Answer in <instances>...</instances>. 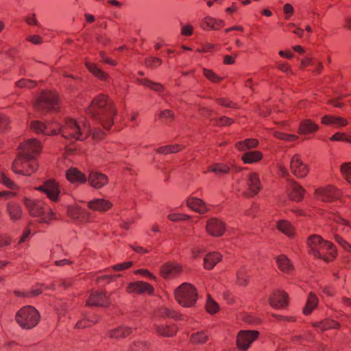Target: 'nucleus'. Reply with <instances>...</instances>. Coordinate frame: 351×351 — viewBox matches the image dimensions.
Listing matches in <instances>:
<instances>
[{
    "label": "nucleus",
    "instance_id": "1a4fd4ad",
    "mask_svg": "<svg viewBox=\"0 0 351 351\" xmlns=\"http://www.w3.org/2000/svg\"><path fill=\"white\" fill-rule=\"evenodd\" d=\"M36 189L46 194L47 197L52 202H56L59 199L60 184L54 179L45 181L42 186L36 187Z\"/></svg>",
    "mask_w": 351,
    "mask_h": 351
},
{
    "label": "nucleus",
    "instance_id": "49530a36",
    "mask_svg": "<svg viewBox=\"0 0 351 351\" xmlns=\"http://www.w3.org/2000/svg\"><path fill=\"white\" fill-rule=\"evenodd\" d=\"M249 278L245 267L239 269L237 273V283L239 286L245 287L248 285Z\"/></svg>",
    "mask_w": 351,
    "mask_h": 351
},
{
    "label": "nucleus",
    "instance_id": "338daca9",
    "mask_svg": "<svg viewBox=\"0 0 351 351\" xmlns=\"http://www.w3.org/2000/svg\"><path fill=\"white\" fill-rule=\"evenodd\" d=\"M99 56L103 62L111 66H116L117 64L115 60L107 57L104 51H100Z\"/></svg>",
    "mask_w": 351,
    "mask_h": 351
},
{
    "label": "nucleus",
    "instance_id": "9b49d317",
    "mask_svg": "<svg viewBox=\"0 0 351 351\" xmlns=\"http://www.w3.org/2000/svg\"><path fill=\"white\" fill-rule=\"evenodd\" d=\"M316 197L323 202H332L340 197V192L332 185L317 189L315 191Z\"/></svg>",
    "mask_w": 351,
    "mask_h": 351
},
{
    "label": "nucleus",
    "instance_id": "c03bdc74",
    "mask_svg": "<svg viewBox=\"0 0 351 351\" xmlns=\"http://www.w3.org/2000/svg\"><path fill=\"white\" fill-rule=\"evenodd\" d=\"M324 256H319V258L324 260L326 263H329L332 261L337 256V250L333 243H332V246H328V247H324L323 250Z\"/></svg>",
    "mask_w": 351,
    "mask_h": 351
},
{
    "label": "nucleus",
    "instance_id": "412c9836",
    "mask_svg": "<svg viewBox=\"0 0 351 351\" xmlns=\"http://www.w3.org/2000/svg\"><path fill=\"white\" fill-rule=\"evenodd\" d=\"M23 203L29 214L33 217H40L44 213L43 203L25 197Z\"/></svg>",
    "mask_w": 351,
    "mask_h": 351
},
{
    "label": "nucleus",
    "instance_id": "864d4df0",
    "mask_svg": "<svg viewBox=\"0 0 351 351\" xmlns=\"http://www.w3.org/2000/svg\"><path fill=\"white\" fill-rule=\"evenodd\" d=\"M340 170L345 180L351 184V162L343 163Z\"/></svg>",
    "mask_w": 351,
    "mask_h": 351
},
{
    "label": "nucleus",
    "instance_id": "ddd939ff",
    "mask_svg": "<svg viewBox=\"0 0 351 351\" xmlns=\"http://www.w3.org/2000/svg\"><path fill=\"white\" fill-rule=\"evenodd\" d=\"M126 291L129 293L143 294L147 293L152 295L154 291V287L148 282L143 281H135L128 284Z\"/></svg>",
    "mask_w": 351,
    "mask_h": 351
},
{
    "label": "nucleus",
    "instance_id": "4468645a",
    "mask_svg": "<svg viewBox=\"0 0 351 351\" xmlns=\"http://www.w3.org/2000/svg\"><path fill=\"white\" fill-rule=\"evenodd\" d=\"M269 304L273 308H283L288 305L289 295L284 291L276 290L269 298Z\"/></svg>",
    "mask_w": 351,
    "mask_h": 351
},
{
    "label": "nucleus",
    "instance_id": "603ef678",
    "mask_svg": "<svg viewBox=\"0 0 351 351\" xmlns=\"http://www.w3.org/2000/svg\"><path fill=\"white\" fill-rule=\"evenodd\" d=\"M274 136L278 139L292 142L298 139V136L295 134H287L282 132H275Z\"/></svg>",
    "mask_w": 351,
    "mask_h": 351
},
{
    "label": "nucleus",
    "instance_id": "4be33fe9",
    "mask_svg": "<svg viewBox=\"0 0 351 351\" xmlns=\"http://www.w3.org/2000/svg\"><path fill=\"white\" fill-rule=\"evenodd\" d=\"M319 130V125L309 119H303L300 121L298 132L301 135H308L315 133Z\"/></svg>",
    "mask_w": 351,
    "mask_h": 351
},
{
    "label": "nucleus",
    "instance_id": "e2e57ef3",
    "mask_svg": "<svg viewBox=\"0 0 351 351\" xmlns=\"http://www.w3.org/2000/svg\"><path fill=\"white\" fill-rule=\"evenodd\" d=\"M328 246H332V243L322 239L321 243L317 246V251H319V252H317V253H313V254L317 258H319V256H324L325 255L324 254L323 250L324 247H328Z\"/></svg>",
    "mask_w": 351,
    "mask_h": 351
},
{
    "label": "nucleus",
    "instance_id": "f704fd0d",
    "mask_svg": "<svg viewBox=\"0 0 351 351\" xmlns=\"http://www.w3.org/2000/svg\"><path fill=\"white\" fill-rule=\"evenodd\" d=\"M7 212L12 221L21 219L22 216L21 207L16 202H9L7 205Z\"/></svg>",
    "mask_w": 351,
    "mask_h": 351
},
{
    "label": "nucleus",
    "instance_id": "ea45409f",
    "mask_svg": "<svg viewBox=\"0 0 351 351\" xmlns=\"http://www.w3.org/2000/svg\"><path fill=\"white\" fill-rule=\"evenodd\" d=\"M136 81L139 84L145 86L155 92L161 93L164 90L163 85L158 82H152L149 79L138 78Z\"/></svg>",
    "mask_w": 351,
    "mask_h": 351
},
{
    "label": "nucleus",
    "instance_id": "09e8293b",
    "mask_svg": "<svg viewBox=\"0 0 351 351\" xmlns=\"http://www.w3.org/2000/svg\"><path fill=\"white\" fill-rule=\"evenodd\" d=\"M214 125L218 127H224L231 125L234 122V119L226 116H221L212 119Z\"/></svg>",
    "mask_w": 351,
    "mask_h": 351
},
{
    "label": "nucleus",
    "instance_id": "7ed1b4c3",
    "mask_svg": "<svg viewBox=\"0 0 351 351\" xmlns=\"http://www.w3.org/2000/svg\"><path fill=\"white\" fill-rule=\"evenodd\" d=\"M40 315L38 310L30 305L21 307L15 315V321L24 330H31L39 323Z\"/></svg>",
    "mask_w": 351,
    "mask_h": 351
},
{
    "label": "nucleus",
    "instance_id": "6e6d98bb",
    "mask_svg": "<svg viewBox=\"0 0 351 351\" xmlns=\"http://www.w3.org/2000/svg\"><path fill=\"white\" fill-rule=\"evenodd\" d=\"M16 85L19 88H33L37 86L36 81L29 79H21L16 82Z\"/></svg>",
    "mask_w": 351,
    "mask_h": 351
},
{
    "label": "nucleus",
    "instance_id": "69168bd1",
    "mask_svg": "<svg viewBox=\"0 0 351 351\" xmlns=\"http://www.w3.org/2000/svg\"><path fill=\"white\" fill-rule=\"evenodd\" d=\"M134 265L133 261H126L124 263H119L112 266V269L114 271H123L131 267Z\"/></svg>",
    "mask_w": 351,
    "mask_h": 351
},
{
    "label": "nucleus",
    "instance_id": "b1692460",
    "mask_svg": "<svg viewBox=\"0 0 351 351\" xmlns=\"http://www.w3.org/2000/svg\"><path fill=\"white\" fill-rule=\"evenodd\" d=\"M247 185L249 187L250 196L253 197L259 193L262 189V186L258 173L255 172L249 173Z\"/></svg>",
    "mask_w": 351,
    "mask_h": 351
},
{
    "label": "nucleus",
    "instance_id": "a211bd4d",
    "mask_svg": "<svg viewBox=\"0 0 351 351\" xmlns=\"http://www.w3.org/2000/svg\"><path fill=\"white\" fill-rule=\"evenodd\" d=\"M289 197L291 200L300 202L304 198L306 190L295 180H291L289 184Z\"/></svg>",
    "mask_w": 351,
    "mask_h": 351
},
{
    "label": "nucleus",
    "instance_id": "de8ad7c7",
    "mask_svg": "<svg viewBox=\"0 0 351 351\" xmlns=\"http://www.w3.org/2000/svg\"><path fill=\"white\" fill-rule=\"evenodd\" d=\"M204 76L213 83L217 84L223 81V77L218 76L213 70L203 68Z\"/></svg>",
    "mask_w": 351,
    "mask_h": 351
},
{
    "label": "nucleus",
    "instance_id": "72a5a7b5",
    "mask_svg": "<svg viewBox=\"0 0 351 351\" xmlns=\"http://www.w3.org/2000/svg\"><path fill=\"white\" fill-rule=\"evenodd\" d=\"M132 332L130 327L119 326L108 332V336L110 338L119 339L128 337Z\"/></svg>",
    "mask_w": 351,
    "mask_h": 351
},
{
    "label": "nucleus",
    "instance_id": "4d7b16f0",
    "mask_svg": "<svg viewBox=\"0 0 351 351\" xmlns=\"http://www.w3.org/2000/svg\"><path fill=\"white\" fill-rule=\"evenodd\" d=\"M0 182L10 189H16V184L7 177L3 172H0Z\"/></svg>",
    "mask_w": 351,
    "mask_h": 351
},
{
    "label": "nucleus",
    "instance_id": "f257e3e1",
    "mask_svg": "<svg viewBox=\"0 0 351 351\" xmlns=\"http://www.w3.org/2000/svg\"><path fill=\"white\" fill-rule=\"evenodd\" d=\"M87 111L106 130L110 129L117 113L113 101L104 94L98 95L92 100Z\"/></svg>",
    "mask_w": 351,
    "mask_h": 351
},
{
    "label": "nucleus",
    "instance_id": "c9c22d12",
    "mask_svg": "<svg viewBox=\"0 0 351 351\" xmlns=\"http://www.w3.org/2000/svg\"><path fill=\"white\" fill-rule=\"evenodd\" d=\"M318 298L315 294L311 292L308 294L306 303L303 308V313L309 315L318 305Z\"/></svg>",
    "mask_w": 351,
    "mask_h": 351
},
{
    "label": "nucleus",
    "instance_id": "8fccbe9b",
    "mask_svg": "<svg viewBox=\"0 0 351 351\" xmlns=\"http://www.w3.org/2000/svg\"><path fill=\"white\" fill-rule=\"evenodd\" d=\"M216 103L221 106L229 108H238V104L231 101L228 97H217L215 99Z\"/></svg>",
    "mask_w": 351,
    "mask_h": 351
},
{
    "label": "nucleus",
    "instance_id": "9d476101",
    "mask_svg": "<svg viewBox=\"0 0 351 351\" xmlns=\"http://www.w3.org/2000/svg\"><path fill=\"white\" fill-rule=\"evenodd\" d=\"M205 228L210 236L219 237L224 234L226 230V224L220 218L211 217L207 220Z\"/></svg>",
    "mask_w": 351,
    "mask_h": 351
},
{
    "label": "nucleus",
    "instance_id": "bb28decb",
    "mask_svg": "<svg viewBox=\"0 0 351 351\" xmlns=\"http://www.w3.org/2000/svg\"><path fill=\"white\" fill-rule=\"evenodd\" d=\"M186 205L193 210L201 214H204L208 210L204 202L197 197H189L186 201Z\"/></svg>",
    "mask_w": 351,
    "mask_h": 351
},
{
    "label": "nucleus",
    "instance_id": "5fc2aeb1",
    "mask_svg": "<svg viewBox=\"0 0 351 351\" xmlns=\"http://www.w3.org/2000/svg\"><path fill=\"white\" fill-rule=\"evenodd\" d=\"M159 314L162 317H170L173 319H178L180 315L178 312L173 309H170L166 307H163L159 309Z\"/></svg>",
    "mask_w": 351,
    "mask_h": 351
},
{
    "label": "nucleus",
    "instance_id": "cd10ccee",
    "mask_svg": "<svg viewBox=\"0 0 351 351\" xmlns=\"http://www.w3.org/2000/svg\"><path fill=\"white\" fill-rule=\"evenodd\" d=\"M314 328H317L322 332L330 329H338L340 328V324L331 319H325L320 322L312 323Z\"/></svg>",
    "mask_w": 351,
    "mask_h": 351
},
{
    "label": "nucleus",
    "instance_id": "aec40b11",
    "mask_svg": "<svg viewBox=\"0 0 351 351\" xmlns=\"http://www.w3.org/2000/svg\"><path fill=\"white\" fill-rule=\"evenodd\" d=\"M87 180L90 185L95 189H101L109 182L108 176L99 172H91Z\"/></svg>",
    "mask_w": 351,
    "mask_h": 351
},
{
    "label": "nucleus",
    "instance_id": "bf43d9fd",
    "mask_svg": "<svg viewBox=\"0 0 351 351\" xmlns=\"http://www.w3.org/2000/svg\"><path fill=\"white\" fill-rule=\"evenodd\" d=\"M10 120L8 116L0 113V132H4L10 128Z\"/></svg>",
    "mask_w": 351,
    "mask_h": 351
},
{
    "label": "nucleus",
    "instance_id": "680f3d73",
    "mask_svg": "<svg viewBox=\"0 0 351 351\" xmlns=\"http://www.w3.org/2000/svg\"><path fill=\"white\" fill-rule=\"evenodd\" d=\"M335 241L346 251L351 252V245L339 235L335 236Z\"/></svg>",
    "mask_w": 351,
    "mask_h": 351
},
{
    "label": "nucleus",
    "instance_id": "a19ab883",
    "mask_svg": "<svg viewBox=\"0 0 351 351\" xmlns=\"http://www.w3.org/2000/svg\"><path fill=\"white\" fill-rule=\"evenodd\" d=\"M99 321V317L97 315H93L91 317H84L83 319L78 321L75 324L76 328H86L90 327Z\"/></svg>",
    "mask_w": 351,
    "mask_h": 351
},
{
    "label": "nucleus",
    "instance_id": "473e14b6",
    "mask_svg": "<svg viewBox=\"0 0 351 351\" xmlns=\"http://www.w3.org/2000/svg\"><path fill=\"white\" fill-rule=\"evenodd\" d=\"M263 154L261 152L255 150L245 152L241 156V160L245 164L257 162L263 159Z\"/></svg>",
    "mask_w": 351,
    "mask_h": 351
},
{
    "label": "nucleus",
    "instance_id": "5701e85b",
    "mask_svg": "<svg viewBox=\"0 0 351 351\" xmlns=\"http://www.w3.org/2000/svg\"><path fill=\"white\" fill-rule=\"evenodd\" d=\"M153 327L158 335L164 337H173L178 332V328L175 324H154Z\"/></svg>",
    "mask_w": 351,
    "mask_h": 351
},
{
    "label": "nucleus",
    "instance_id": "423d86ee",
    "mask_svg": "<svg viewBox=\"0 0 351 351\" xmlns=\"http://www.w3.org/2000/svg\"><path fill=\"white\" fill-rule=\"evenodd\" d=\"M38 168V164L35 158H26L17 156L12 165V169L15 173L26 176H31L35 173Z\"/></svg>",
    "mask_w": 351,
    "mask_h": 351
},
{
    "label": "nucleus",
    "instance_id": "f8f14e48",
    "mask_svg": "<svg viewBox=\"0 0 351 351\" xmlns=\"http://www.w3.org/2000/svg\"><path fill=\"white\" fill-rule=\"evenodd\" d=\"M290 167L291 173L298 178H305L309 172L308 166L303 162L299 154L292 157Z\"/></svg>",
    "mask_w": 351,
    "mask_h": 351
},
{
    "label": "nucleus",
    "instance_id": "2f4dec72",
    "mask_svg": "<svg viewBox=\"0 0 351 351\" xmlns=\"http://www.w3.org/2000/svg\"><path fill=\"white\" fill-rule=\"evenodd\" d=\"M322 123L324 125H334L340 127L346 126L348 123V121L341 117L333 115H324L322 118Z\"/></svg>",
    "mask_w": 351,
    "mask_h": 351
},
{
    "label": "nucleus",
    "instance_id": "79ce46f5",
    "mask_svg": "<svg viewBox=\"0 0 351 351\" xmlns=\"http://www.w3.org/2000/svg\"><path fill=\"white\" fill-rule=\"evenodd\" d=\"M184 147L180 144L168 145L159 147L156 152L161 154H176L182 150Z\"/></svg>",
    "mask_w": 351,
    "mask_h": 351
},
{
    "label": "nucleus",
    "instance_id": "13d9d810",
    "mask_svg": "<svg viewBox=\"0 0 351 351\" xmlns=\"http://www.w3.org/2000/svg\"><path fill=\"white\" fill-rule=\"evenodd\" d=\"M118 276L115 275H101L96 278L97 284H101L103 285L109 284L112 281H114Z\"/></svg>",
    "mask_w": 351,
    "mask_h": 351
},
{
    "label": "nucleus",
    "instance_id": "c756f323",
    "mask_svg": "<svg viewBox=\"0 0 351 351\" xmlns=\"http://www.w3.org/2000/svg\"><path fill=\"white\" fill-rule=\"evenodd\" d=\"M258 145L259 142L256 138H250L237 142L234 147L238 151L244 152L247 149L256 148Z\"/></svg>",
    "mask_w": 351,
    "mask_h": 351
},
{
    "label": "nucleus",
    "instance_id": "a878e982",
    "mask_svg": "<svg viewBox=\"0 0 351 351\" xmlns=\"http://www.w3.org/2000/svg\"><path fill=\"white\" fill-rule=\"evenodd\" d=\"M224 25L225 22L223 20L208 16L202 21L200 26L204 30H217L223 27Z\"/></svg>",
    "mask_w": 351,
    "mask_h": 351
},
{
    "label": "nucleus",
    "instance_id": "dca6fc26",
    "mask_svg": "<svg viewBox=\"0 0 351 351\" xmlns=\"http://www.w3.org/2000/svg\"><path fill=\"white\" fill-rule=\"evenodd\" d=\"M30 128L36 134H43L46 136L58 134L56 128H53L51 124H45L40 121H33L30 123Z\"/></svg>",
    "mask_w": 351,
    "mask_h": 351
},
{
    "label": "nucleus",
    "instance_id": "f03ea898",
    "mask_svg": "<svg viewBox=\"0 0 351 351\" xmlns=\"http://www.w3.org/2000/svg\"><path fill=\"white\" fill-rule=\"evenodd\" d=\"M56 130L64 138L73 141H84L89 135L85 125L82 127L76 120L71 118H66L64 125Z\"/></svg>",
    "mask_w": 351,
    "mask_h": 351
},
{
    "label": "nucleus",
    "instance_id": "052dcab7",
    "mask_svg": "<svg viewBox=\"0 0 351 351\" xmlns=\"http://www.w3.org/2000/svg\"><path fill=\"white\" fill-rule=\"evenodd\" d=\"M145 64L147 67L156 68L162 64V60L157 57H150L145 59Z\"/></svg>",
    "mask_w": 351,
    "mask_h": 351
},
{
    "label": "nucleus",
    "instance_id": "2eb2a0df",
    "mask_svg": "<svg viewBox=\"0 0 351 351\" xmlns=\"http://www.w3.org/2000/svg\"><path fill=\"white\" fill-rule=\"evenodd\" d=\"M110 304V299L104 292H93L86 300L87 306L107 307Z\"/></svg>",
    "mask_w": 351,
    "mask_h": 351
},
{
    "label": "nucleus",
    "instance_id": "39448f33",
    "mask_svg": "<svg viewBox=\"0 0 351 351\" xmlns=\"http://www.w3.org/2000/svg\"><path fill=\"white\" fill-rule=\"evenodd\" d=\"M59 97L57 93L43 90L36 98L34 106L40 112H47L56 108L58 105Z\"/></svg>",
    "mask_w": 351,
    "mask_h": 351
},
{
    "label": "nucleus",
    "instance_id": "774afa93",
    "mask_svg": "<svg viewBox=\"0 0 351 351\" xmlns=\"http://www.w3.org/2000/svg\"><path fill=\"white\" fill-rule=\"evenodd\" d=\"M11 238L7 234H0V247H5L11 243Z\"/></svg>",
    "mask_w": 351,
    "mask_h": 351
},
{
    "label": "nucleus",
    "instance_id": "0eeeda50",
    "mask_svg": "<svg viewBox=\"0 0 351 351\" xmlns=\"http://www.w3.org/2000/svg\"><path fill=\"white\" fill-rule=\"evenodd\" d=\"M260 337V332L256 330H241L237 335L236 345L239 350L247 351L253 342Z\"/></svg>",
    "mask_w": 351,
    "mask_h": 351
},
{
    "label": "nucleus",
    "instance_id": "7c9ffc66",
    "mask_svg": "<svg viewBox=\"0 0 351 351\" xmlns=\"http://www.w3.org/2000/svg\"><path fill=\"white\" fill-rule=\"evenodd\" d=\"M210 335L207 330H201L191 335L189 341L195 345L204 344L210 339Z\"/></svg>",
    "mask_w": 351,
    "mask_h": 351
},
{
    "label": "nucleus",
    "instance_id": "20e7f679",
    "mask_svg": "<svg viewBox=\"0 0 351 351\" xmlns=\"http://www.w3.org/2000/svg\"><path fill=\"white\" fill-rule=\"evenodd\" d=\"M175 298L178 303L184 307H192L197 300V291L194 285L184 282L175 290Z\"/></svg>",
    "mask_w": 351,
    "mask_h": 351
},
{
    "label": "nucleus",
    "instance_id": "6ab92c4d",
    "mask_svg": "<svg viewBox=\"0 0 351 351\" xmlns=\"http://www.w3.org/2000/svg\"><path fill=\"white\" fill-rule=\"evenodd\" d=\"M67 180L72 184H84L87 181L86 175L81 172L77 168L71 167L66 171Z\"/></svg>",
    "mask_w": 351,
    "mask_h": 351
},
{
    "label": "nucleus",
    "instance_id": "f3484780",
    "mask_svg": "<svg viewBox=\"0 0 351 351\" xmlns=\"http://www.w3.org/2000/svg\"><path fill=\"white\" fill-rule=\"evenodd\" d=\"M182 271L180 264L173 262L164 263L160 270V276L165 279L173 277Z\"/></svg>",
    "mask_w": 351,
    "mask_h": 351
},
{
    "label": "nucleus",
    "instance_id": "3c124183",
    "mask_svg": "<svg viewBox=\"0 0 351 351\" xmlns=\"http://www.w3.org/2000/svg\"><path fill=\"white\" fill-rule=\"evenodd\" d=\"M206 310L210 314H215L219 310V306L218 304L211 298L210 295H208L206 304Z\"/></svg>",
    "mask_w": 351,
    "mask_h": 351
},
{
    "label": "nucleus",
    "instance_id": "0e129e2a",
    "mask_svg": "<svg viewBox=\"0 0 351 351\" xmlns=\"http://www.w3.org/2000/svg\"><path fill=\"white\" fill-rule=\"evenodd\" d=\"M159 118L165 119L169 122H172L175 119V114L173 111L171 110H165L159 114Z\"/></svg>",
    "mask_w": 351,
    "mask_h": 351
},
{
    "label": "nucleus",
    "instance_id": "58836bf2",
    "mask_svg": "<svg viewBox=\"0 0 351 351\" xmlns=\"http://www.w3.org/2000/svg\"><path fill=\"white\" fill-rule=\"evenodd\" d=\"M208 171L213 172L216 176H221L230 173V168L223 163H215L208 167Z\"/></svg>",
    "mask_w": 351,
    "mask_h": 351
},
{
    "label": "nucleus",
    "instance_id": "393cba45",
    "mask_svg": "<svg viewBox=\"0 0 351 351\" xmlns=\"http://www.w3.org/2000/svg\"><path fill=\"white\" fill-rule=\"evenodd\" d=\"M88 207L93 210L106 212L112 207V204L108 199H95L88 203Z\"/></svg>",
    "mask_w": 351,
    "mask_h": 351
},
{
    "label": "nucleus",
    "instance_id": "a18cd8bd",
    "mask_svg": "<svg viewBox=\"0 0 351 351\" xmlns=\"http://www.w3.org/2000/svg\"><path fill=\"white\" fill-rule=\"evenodd\" d=\"M277 229L281 232L290 236L293 233V229L291 224L287 220H280L277 222Z\"/></svg>",
    "mask_w": 351,
    "mask_h": 351
},
{
    "label": "nucleus",
    "instance_id": "e433bc0d",
    "mask_svg": "<svg viewBox=\"0 0 351 351\" xmlns=\"http://www.w3.org/2000/svg\"><path fill=\"white\" fill-rule=\"evenodd\" d=\"M85 65L87 68V69L96 77L98 79L102 80V81H106L108 78V75L101 70L96 64L86 62L85 63Z\"/></svg>",
    "mask_w": 351,
    "mask_h": 351
},
{
    "label": "nucleus",
    "instance_id": "37998d69",
    "mask_svg": "<svg viewBox=\"0 0 351 351\" xmlns=\"http://www.w3.org/2000/svg\"><path fill=\"white\" fill-rule=\"evenodd\" d=\"M322 241V238L319 235L313 234L310 236L307 239L308 252L312 254L313 253H317V246L321 243Z\"/></svg>",
    "mask_w": 351,
    "mask_h": 351
},
{
    "label": "nucleus",
    "instance_id": "6e6552de",
    "mask_svg": "<svg viewBox=\"0 0 351 351\" xmlns=\"http://www.w3.org/2000/svg\"><path fill=\"white\" fill-rule=\"evenodd\" d=\"M20 152L18 156L24 158H36L42 149L40 143L35 138L29 139L19 145Z\"/></svg>",
    "mask_w": 351,
    "mask_h": 351
},
{
    "label": "nucleus",
    "instance_id": "c85d7f7f",
    "mask_svg": "<svg viewBox=\"0 0 351 351\" xmlns=\"http://www.w3.org/2000/svg\"><path fill=\"white\" fill-rule=\"evenodd\" d=\"M222 256L220 253L213 252L208 253L204 258V267L206 269L210 270L221 260Z\"/></svg>",
    "mask_w": 351,
    "mask_h": 351
},
{
    "label": "nucleus",
    "instance_id": "4c0bfd02",
    "mask_svg": "<svg viewBox=\"0 0 351 351\" xmlns=\"http://www.w3.org/2000/svg\"><path fill=\"white\" fill-rule=\"evenodd\" d=\"M276 263L278 269L284 273L288 274L293 269L289 259L284 254H281L276 258Z\"/></svg>",
    "mask_w": 351,
    "mask_h": 351
}]
</instances>
